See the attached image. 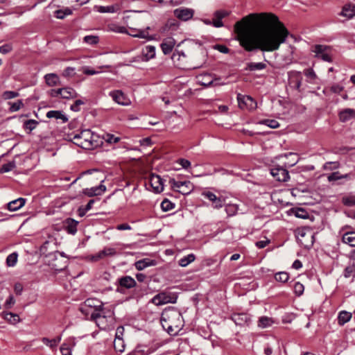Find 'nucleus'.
<instances>
[{
    "label": "nucleus",
    "mask_w": 355,
    "mask_h": 355,
    "mask_svg": "<svg viewBox=\"0 0 355 355\" xmlns=\"http://www.w3.org/2000/svg\"><path fill=\"white\" fill-rule=\"evenodd\" d=\"M240 45L248 52L277 51L289 35L288 29L272 12L251 13L234 24Z\"/></svg>",
    "instance_id": "f257e3e1"
},
{
    "label": "nucleus",
    "mask_w": 355,
    "mask_h": 355,
    "mask_svg": "<svg viewBox=\"0 0 355 355\" xmlns=\"http://www.w3.org/2000/svg\"><path fill=\"white\" fill-rule=\"evenodd\" d=\"M162 327L171 335L176 334L183 326L180 312L175 308H168L163 311L160 319Z\"/></svg>",
    "instance_id": "f03ea898"
},
{
    "label": "nucleus",
    "mask_w": 355,
    "mask_h": 355,
    "mask_svg": "<svg viewBox=\"0 0 355 355\" xmlns=\"http://www.w3.org/2000/svg\"><path fill=\"white\" fill-rule=\"evenodd\" d=\"M97 138V135L87 129L83 130L80 133L74 135L72 141L76 145L82 148L93 149L98 146Z\"/></svg>",
    "instance_id": "7ed1b4c3"
},
{
    "label": "nucleus",
    "mask_w": 355,
    "mask_h": 355,
    "mask_svg": "<svg viewBox=\"0 0 355 355\" xmlns=\"http://www.w3.org/2000/svg\"><path fill=\"white\" fill-rule=\"evenodd\" d=\"M296 237L304 247H309L313 243V232L309 227H300L296 230Z\"/></svg>",
    "instance_id": "20e7f679"
},
{
    "label": "nucleus",
    "mask_w": 355,
    "mask_h": 355,
    "mask_svg": "<svg viewBox=\"0 0 355 355\" xmlns=\"http://www.w3.org/2000/svg\"><path fill=\"white\" fill-rule=\"evenodd\" d=\"M312 51L315 53V57L328 62H332L331 48L329 46L316 44L313 46Z\"/></svg>",
    "instance_id": "39448f33"
},
{
    "label": "nucleus",
    "mask_w": 355,
    "mask_h": 355,
    "mask_svg": "<svg viewBox=\"0 0 355 355\" xmlns=\"http://www.w3.org/2000/svg\"><path fill=\"white\" fill-rule=\"evenodd\" d=\"M169 184L173 190L183 195L189 194L193 189V184L190 181H179L171 179Z\"/></svg>",
    "instance_id": "423d86ee"
},
{
    "label": "nucleus",
    "mask_w": 355,
    "mask_h": 355,
    "mask_svg": "<svg viewBox=\"0 0 355 355\" xmlns=\"http://www.w3.org/2000/svg\"><path fill=\"white\" fill-rule=\"evenodd\" d=\"M178 297L175 293L162 292L155 295L151 302L156 306H159L167 303H175Z\"/></svg>",
    "instance_id": "0eeeda50"
},
{
    "label": "nucleus",
    "mask_w": 355,
    "mask_h": 355,
    "mask_svg": "<svg viewBox=\"0 0 355 355\" xmlns=\"http://www.w3.org/2000/svg\"><path fill=\"white\" fill-rule=\"evenodd\" d=\"M237 101L239 106L241 109L245 108L249 110H253L257 108V102L250 96L239 94L237 95Z\"/></svg>",
    "instance_id": "6e6552de"
},
{
    "label": "nucleus",
    "mask_w": 355,
    "mask_h": 355,
    "mask_svg": "<svg viewBox=\"0 0 355 355\" xmlns=\"http://www.w3.org/2000/svg\"><path fill=\"white\" fill-rule=\"evenodd\" d=\"M270 173L279 182H286L290 178L288 171L282 166L272 168Z\"/></svg>",
    "instance_id": "1a4fd4ad"
},
{
    "label": "nucleus",
    "mask_w": 355,
    "mask_h": 355,
    "mask_svg": "<svg viewBox=\"0 0 355 355\" xmlns=\"http://www.w3.org/2000/svg\"><path fill=\"white\" fill-rule=\"evenodd\" d=\"M119 286L117 287L116 291L123 293V288L130 289L136 286L135 280L130 276H124L119 279Z\"/></svg>",
    "instance_id": "9d476101"
},
{
    "label": "nucleus",
    "mask_w": 355,
    "mask_h": 355,
    "mask_svg": "<svg viewBox=\"0 0 355 355\" xmlns=\"http://www.w3.org/2000/svg\"><path fill=\"white\" fill-rule=\"evenodd\" d=\"M202 196L212 202V207L214 209H220L224 205L225 199L222 196L217 197L211 191H205L202 193Z\"/></svg>",
    "instance_id": "9b49d317"
},
{
    "label": "nucleus",
    "mask_w": 355,
    "mask_h": 355,
    "mask_svg": "<svg viewBox=\"0 0 355 355\" xmlns=\"http://www.w3.org/2000/svg\"><path fill=\"white\" fill-rule=\"evenodd\" d=\"M175 17L182 21H187L193 16L194 11L191 8H180L173 11Z\"/></svg>",
    "instance_id": "f8f14e48"
},
{
    "label": "nucleus",
    "mask_w": 355,
    "mask_h": 355,
    "mask_svg": "<svg viewBox=\"0 0 355 355\" xmlns=\"http://www.w3.org/2000/svg\"><path fill=\"white\" fill-rule=\"evenodd\" d=\"M171 59L175 66L179 68H184L187 61V55L182 51L175 49Z\"/></svg>",
    "instance_id": "ddd939ff"
},
{
    "label": "nucleus",
    "mask_w": 355,
    "mask_h": 355,
    "mask_svg": "<svg viewBox=\"0 0 355 355\" xmlns=\"http://www.w3.org/2000/svg\"><path fill=\"white\" fill-rule=\"evenodd\" d=\"M110 96L119 105H128L130 103V99L121 90L110 92Z\"/></svg>",
    "instance_id": "4468645a"
},
{
    "label": "nucleus",
    "mask_w": 355,
    "mask_h": 355,
    "mask_svg": "<svg viewBox=\"0 0 355 355\" xmlns=\"http://www.w3.org/2000/svg\"><path fill=\"white\" fill-rule=\"evenodd\" d=\"M289 84L295 89L300 91L302 85V77L300 71H291L288 73Z\"/></svg>",
    "instance_id": "2eb2a0df"
},
{
    "label": "nucleus",
    "mask_w": 355,
    "mask_h": 355,
    "mask_svg": "<svg viewBox=\"0 0 355 355\" xmlns=\"http://www.w3.org/2000/svg\"><path fill=\"white\" fill-rule=\"evenodd\" d=\"M103 182L104 180H102L101 184L98 186L83 189V193L89 197H93L103 194L106 191V187L103 184Z\"/></svg>",
    "instance_id": "dca6fc26"
},
{
    "label": "nucleus",
    "mask_w": 355,
    "mask_h": 355,
    "mask_svg": "<svg viewBox=\"0 0 355 355\" xmlns=\"http://www.w3.org/2000/svg\"><path fill=\"white\" fill-rule=\"evenodd\" d=\"M116 254V250L113 248H104L103 250L99 251L98 253L92 255L91 259L94 261H97L106 257H112Z\"/></svg>",
    "instance_id": "f3484780"
},
{
    "label": "nucleus",
    "mask_w": 355,
    "mask_h": 355,
    "mask_svg": "<svg viewBox=\"0 0 355 355\" xmlns=\"http://www.w3.org/2000/svg\"><path fill=\"white\" fill-rule=\"evenodd\" d=\"M149 182L156 193H160L164 189L162 179L158 175L152 174L150 177Z\"/></svg>",
    "instance_id": "a211bd4d"
},
{
    "label": "nucleus",
    "mask_w": 355,
    "mask_h": 355,
    "mask_svg": "<svg viewBox=\"0 0 355 355\" xmlns=\"http://www.w3.org/2000/svg\"><path fill=\"white\" fill-rule=\"evenodd\" d=\"M176 44V41L171 37L164 38L160 45L164 54L167 55L172 52L174 46Z\"/></svg>",
    "instance_id": "6ab92c4d"
},
{
    "label": "nucleus",
    "mask_w": 355,
    "mask_h": 355,
    "mask_svg": "<svg viewBox=\"0 0 355 355\" xmlns=\"http://www.w3.org/2000/svg\"><path fill=\"white\" fill-rule=\"evenodd\" d=\"M105 313L102 307H98L96 309V312H94L91 314V320L96 322V324L101 328H105V327H101V324H103V320L106 318Z\"/></svg>",
    "instance_id": "aec40b11"
},
{
    "label": "nucleus",
    "mask_w": 355,
    "mask_h": 355,
    "mask_svg": "<svg viewBox=\"0 0 355 355\" xmlns=\"http://www.w3.org/2000/svg\"><path fill=\"white\" fill-rule=\"evenodd\" d=\"M150 29V26H147L145 29H137L130 28V31L128 33V34L135 37L149 40L151 39V37H150L148 34V30Z\"/></svg>",
    "instance_id": "412c9836"
},
{
    "label": "nucleus",
    "mask_w": 355,
    "mask_h": 355,
    "mask_svg": "<svg viewBox=\"0 0 355 355\" xmlns=\"http://www.w3.org/2000/svg\"><path fill=\"white\" fill-rule=\"evenodd\" d=\"M228 15L229 12L225 10L216 11L214 14L213 25L216 28L222 27L223 26L222 19Z\"/></svg>",
    "instance_id": "4be33fe9"
},
{
    "label": "nucleus",
    "mask_w": 355,
    "mask_h": 355,
    "mask_svg": "<svg viewBox=\"0 0 355 355\" xmlns=\"http://www.w3.org/2000/svg\"><path fill=\"white\" fill-rule=\"evenodd\" d=\"M26 202V198H19L8 202L7 204V208L10 211H17L25 205Z\"/></svg>",
    "instance_id": "5701e85b"
},
{
    "label": "nucleus",
    "mask_w": 355,
    "mask_h": 355,
    "mask_svg": "<svg viewBox=\"0 0 355 355\" xmlns=\"http://www.w3.org/2000/svg\"><path fill=\"white\" fill-rule=\"evenodd\" d=\"M60 96L64 99H71L78 97V94L72 87L60 88Z\"/></svg>",
    "instance_id": "b1692460"
},
{
    "label": "nucleus",
    "mask_w": 355,
    "mask_h": 355,
    "mask_svg": "<svg viewBox=\"0 0 355 355\" xmlns=\"http://www.w3.org/2000/svg\"><path fill=\"white\" fill-rule=\"evenodd\" d=\"M46 117L49 119L54 118L57 120H61L62 123H66L68 121L67 116L60 110H51L46 113Z\"/></svg>",
    "instance_id": "393cba45"
},
{
    "label": "nucleus",
    "mask_w": 355,
    "mask_h": 355,
    "mask_svg": "<svg viewBox=\"0 0 355 355\" xmlns=\"http://www.w3.org/2000/svg\"><path fill=\"white\" fill-rule=\"evenodd\" d=\"M78 222L72 218H67L64 222L65 230L69 234H75L77 232Z\"/></svg>",
    "instance_id": "a878e982"
},
{
    "label": "nucleus",
    "mask_w": 355,
    "mask_h": 355,
    "mask_svg": "<svg viewBox=\"0 0 355 355\" xmlns=\"http://www.w3.org/2000/svg\"><path fill=\"white\" fill-rule=\"evenodd\" d=\"M340 15L351 19L355 16V6L352 4L345 5L340 12Z\"/></svg>",
    "instance_id": "bb28decb"
},
{
    "label": "nucleus",
    "mask_w": 355,
    "mask_h": 355,
    "mask_svg": "<svg viewBox=\"0 0 355 355\" xmlns=\"http://www.w3.org/2000/svg\"><path fill=\"white\" fill-rule=\"evenodd\" d=\"M44 79L46 83L50 87L60 85V78L55 73H48L45 75Z\"/></svg>",
    "instance_id": "cd10ccee"
},
{
    "label": "nucleus",
    "mask_w": 355,
    "mask_h": 355,
    "mask_svg": "<svg viewBox=\"0 0 355 355\" xmlns=\"http://www.w3.org/2000/svg\"><path fill=\"white\" fill-rule=\"evenodd\" d=\"M155 263H156V261L154 260H150L148 259H144L137 261L135 263V267L138 270H142L148 266H155Z\"/></svg>",
    "instance_id": "c85d7f7f"
},
{
    "label": "nucleus",
    "mask_w": 355,
    "mask_h": 355,
    "mask_svg": "<svg viewBox=\"0 0 355 355\" xmlns=\"http://www.w3.org/2000/svg\"><path fill=\"white\" fill-rule=\"evenodd\" d=\"M351 173H346L345 175H342L339 171H336L329 174L327 176V180H329V182L336 181L341 179L349 180L351 179Z\"/></svg>",
    "instance_id": "c756f323"
},
{
    "label": "nucleus",
    "mask_w": 355,
    "mask_h": 355,
    "mask_svg": "<svg viewBox=\"0 0 355 355\" xmlns=\"http://www.w3.org/2000/svg\"><path fill=\"white\" fill-rule=\"evenodd\" d=\"M342 241L343 243L352 247L355 246V232H347L345 233L343 235Z\"/></svg>",
    "instance_id": "7c9ffc66"
},
{
    "label": "nucleus",
    "mask_w": 355,
    "mask_h": 355,
    "mask_svg": "<svg viewBox=\"0 0 355 355\" xmlns=\"http://www.w3.org/2000/svg\"><path fill=\"white\" fill-rule=\"evenodd\" d=\"M339 117L341 121L345 122L355 117V110L352 109H345L340 112Z\"/></svg>",
    "instance_id": "2f4dec72"
},
{
    "label": "nucleus",
    "mask_w": 355,
    "mask_h": 355,
    "mask_svg": "<svg viewBox=\"0 0 355 355\" xmlns=\"http://www.w3.org/2000/svg\"><path fill=\"white\" fill-rule=\"evenodd\" d=\"M143 55L145 58L144 60L147 61L151 58H153L155 55V48L153 46H146L142 51Z\"/></svg>",
    "instance_id": "473e14b6"
},
{
    "label": "nucleus",
    "mask_w": 355,
    "mask_h": 355,
    "mask_svg": "<svg viewBox=\"0 0 355 355\" xmlns=\"http://www.w3.org/2000/svg\"><path fill=\"white\" fill-rule=\"evenodd\" d=\"M120 10V7L119 5H111V6H98L97 7V11L101 13H105V12H110V13H114Z\"/></svg>",
    "instance_id": "72a5a7b5"
},
{
    "label": "nucleus",
    "mask_w": 355,
    "mask_h": 355,
    "mask_svg": "<svg viewBox=\"0 0 355 355\" xmlns=\"http://www.w3.org/2000/svg\"><path fill=\"white\" fill-rule=\"evenodd\" d=\"M3 317L6 320L12 324H15L20 321L19 316L11 312L3 313Z\"/></svg>",
    "instance_id": "f704fd0d"
},
{
    "label": "nucleus",
    "mask_w": 355,
    "mask_h": 355,
    "mask_svg": "<svg viewBox=\"0 0 355 355\" xmlns=\"http://www.w3.org/2000/svg\"><path fill=\"white\" fill-rule=\"evenodd\" d=\"M352 318V313L345 311H342L339 313L338 320L340 325H343L346 322L350 320Z\"/></svg>",
    "instance_id": "c9c22d12"
},
{
    "label": "nucleus",
    "mask_w": 355,
    "mask_h": 355,
    "mask_svg": "<svg viewBox=\"0 0 355 355\" xmlns=\"http://www.w3.org/2000/svg\"><path fill=\"white\" fill-rule=\"evenodd\" d=\"M266 68V64L263 62H249L247 64L246 69L254 71L262 70Z\"/></svg>",
    "instance_id": "e433bc0d"
},
{
    "label": "nucleus",
    "mask_w": 355,
    "mask_h": 355,
    "mask_svg": "<svg viewBox=\"0 0 355 355\" xmlns=\"http://www.w3.org/2000/svg\"><path fill=\"white\" fill-rule=\"evenodd\" d=\"M196 259V257L193 254H189L179 260V265L182 267H186L189 263L193 262Z\"/></svg>",
    "instance_id": "4c0bfd02"
},
{
    "label": "nucleus",
    "mask_w": 355,
    "mask_h": 355,
    "mask_svg": "<svg viewBox=\"0 0 355 355\" xmlns=\"http://www.w3.org/2000/svg\"><path fill=\"white\" fill-rule=\"evenodd\" d=\"M215 80H214L210 74H205L201 76V80H200L199 82L202 85L208 87L212 85H215Z\"/></svg>",
    "instance_id": "58836bf2"
},
{
    "label": "nucleus",
    "mask_w": 355,
    "mask_h": 355,
    "mask_svg": "<svg viewBox=\"0 0 355 355\" xmlns=\"http://www.w3.org/2000/svg\"><path fill=\"white\" fill-rule=\"evenodd\" d=\"M109 67H110L109 66H101V67H98V69H99L100 70H94V69H92L89 68L88 67H84L83 68V73H85L86 75L92 76V75H96V74L101 73V69L103 68H109Z\"/></svg>",
    "instance_id": "ea45409f"
},
{
    "label": "nucleus",
    "mask_w": 355,
    "mask_h": 355,
    "mask_svg": "<svg viewBox=\"0 0 355 355\" xmlns=\"http://www.w3.org/2000/svg\"><path fill=\"white\" fill-rule=\"evenodd\" d=\"M275 279L277 282L286 283L289 279V275L286 272H279L275 275Z\"/></svg>",
    "instance_id": "a19ab883"
},
{
    "label": "nucleus",
    "mask_w": 355,
    "mask_h": 355,
    "mask_svg": "<svg viewBox=\"0 0 355 355\" xmlns=\"http://www.w3.org/2000/svg\"><path fill=\"white\" fill-rule=\"evenodd\" d=\"M239 210L237 205L229 204L225 206V211L228 216H233L236 214Z\"/></svg>",
    "instance_id": "79ce46f5"
},
{
    "label": "nucleus",
    "mask_w": 355,
    "mask_h": 355,
    "mask_svg": "<svg viewBox=\"0 0 355 355\" xmlns=\"http://www.w3.org/2000/svg\"><path fill=\"white\" fill-rule=\"evenodd\" d=\"M304 74L308 78V81L311 83H315L317 76L313 69H307L304 71Z\"/></svg>",
    "instance_id": "37998d69"
},
{
    "label": "nucleus",
    "mask_w": 355,
    "mask_h": 355,
    "mask_svg": "<svg viewBox=\"0 0 355 355\" xmlns=\"http://www.w3.org/2000/svg\"><path fill=\"white\" fill-rule=\"evenodd\" d=\"M38 123H39V122L34 119L26 120L24 123V128L25 130H28L30 131H32L34 129H35V128L37 127Z\"/></svg>",
    "instance_id": "c03bdc74"
},
{
    "label": "nucleus",
    "mask_w": 355,
    "mask_h": 355,
    "mask_svg": "<svg viewBox=\"0 0 355 355\" xmlns=\"http://www.w3.org/2000/svg\"><path fill=\"white\" fill-rule=\"evenodd\" d=\"M272 322V318L263 316L259 318L258 325L260 327L266 328L270 326Z\"/></svg>",
    "instance_id": "a18cd8bd"
},
{
    "label": "nucleus",
    "mask_w": 355,
    "mask_h": 355,
    "mask_svg": "<svg viewBox=\"0 0 355 355\" xmlns=\"http://www.w3.org/2000/svg\"><path fill=\"white\" fill-rule=\"evenodd\" d=\"M18 254L17 252H12L6 258V263L8 266H14L17 263Z\"/></svg>",
    "instance_id": "49530a36"
},
{
    "label": "nucleus",
    "mask_w": 355,
    "mask_h": 355,
    "mask_svg": "<svg viewBox=\"0 0 355 355\" xmlns=\"http://www.w3.org/2000/svg\"><path fill=\"white\" fill-rule=\"evenodd\" d=\"M174 204L168 199H164L161 203V208L164 211H168L174 208Z\"/></svg>",
    "instance_id": "de8ad7c7"
},
{
    "label": "nucleus",
    "mask_w": 355,
    "mask_h": 355,
    "mask_svg": "<svg viewBox=\"0 0 355 355\" xmlns=\"http://www.w3.org/2000/svg\"><path fill=\"white\" fill-rule=\"evenodd\" d=\"M343 203L349 207L355 205V196H347L343 198L342 199Z\"/></svg>",
    "instance_id": "09e8293b"
},
{
    "label": "nucleus",
    "mask_w": 355,
    "mask_h": 355,
    "mask_svg": "<svg viewBox=\"0 0 355 355\" xmlns=\"http://www.w3.org/2000/svg\"><path fill=\"white\" fill-rule=\"evenodd\" d=\"M103 138L105 140V141L109 144H116L121 139L120 137H116L112 134H106Z\"/></svg>",
    "instance_id": "8fccbe9b"
},
{
    "label": "nucleus",
    "mask_w": 355,
    "mask_h": 355,
    "mask_svg": "<svg viewBox=\"0 0 355 355\" xmlns=\"http://www.w3.org/2000/svg\"><path fill=\"white\" fill-rule=\"evenodd\" d=\"M71 10L70 8H65L64 10H58L55 12V16L58 19H63L65 16L69 15L71 14Z\"/></svg>",
    "instance_id": "3c124183"
},
{
    "label": "nucleus",
    "mask_w": 355,
    "mask_h": 355,
    "mask_svg": "<svg viewBox=\"0 0 355 355\" xmlns=\"http://www.w3.org/2000/svg\"><path fill=\"white\" fill-rule=\"evenodd\" d=\"M261 123L266 125L271 128H277L279 126V123L274 119H264L261 122Z\"/></svg>",
    "instance_id": "603ef678"
},
{
    "label": "nucleus",
    "mask_w": 355,
    "mask_h": 355,
    "mask_svg": "<svg viewBox=\"0 0 355 355\" xmlns=\"http://www.w3.org/2000/svg\"><path fill=\"white\" fill-rule=\"evenodd\" d=\"M9 104L10 105L9 109L10 112H17L24 105L21 100H18L14 103H9Z\"/></svg>",
    "instance_id": "864d4df0"
},
{
    "label": "nucleus",
    "mask_w": 355,
    "mask_h": 355,
    "mask_svg": "<svg viewBox=\"0 0 355 355\" xmlns=\"http://www.w3.org/2000/svg\"><path fill=\"white\" fill-rule=\"evenodd\" d=\"M340 164L337 162H329L324 164L323 168L324 170H334L338 168Z\"/></svg>",
    "instance_id": "5fc2aeb1"
},
{
    "label": "nucleus",
    "mask_w": 355,
    "mask_h": 355,
    "mask_svg": "<svg viewBox=\"0 0 355 355\" xmlns=\"http://www.w3.org/2000/svg\"><path fill=\"white\" fill-rule=\"evenodd\" d=\"M354 273H355V266L353 264V265L348 266L345 268L343 275L345 277L348 278V277H351L352 275H354Z\"/></svg>",
    "instance_id": "6e6d98bb"
},
{
    "label": "nucleus",
    "mask_w": 355,
    "mask_h": 355,
    "mask_svg": "<svg viewBox=\"0 0 355 355\" xmlns=\"http://www.w3.org/2000/svg\"><path fill=\"white\" fill-rule=\"evenodd\" d=\"M304 286L300 282H296L294 284V292L297 296H300L303 294Z\"/></svg>",
    "instance_id": "4d7b16f0"
},
{
    "label": "nucleus",
    "mask_w": 355,
    "mask_h": 355,
    "mask_svg": "<svg viewBox=\"0 0 355 355\" xmlns=\"http://www.w3.org/2000/svg\"><path fill=\"white\" fill-rule=\"evenodd\" d=\"M293 212L295 216L297 218H306L308 217V213L304 209L298 208L294 210Z\"/></svg>",
    "instance_id": "13d9d810"
},
{
    "label": "nucleus",
    "mask_w": 355,
    "mask_h": 355,
    "mask_svg": "<svg viewBox=\"0 0 355 355\" xmlns=\"http://www.w3.org/2000/svg\"><path fill=\"white\" fill-rule=\"evenodd\" d=\"M19 96V93L14 91H6L3 93L2 96L5 100L16 98Z\"/></svg>",
    "instance_id": "bf43d9fd"
},
{
    "label": "nucleus",
    "mask_w": 355,
    "mask_h": 355,
    "mask_svg": "<svg viewBox=\"0 0 355 355\" xmlns=\"http://www.w3.org/2000/svg\"><path fill=\"white\" fill-rule=\"evenodd\" d=\"M83 40L85 42L89 44H96L98 42V37L93 35H87Z\"/></svg>",
    "instance_id": "052dcab7"
},
{
    "label": "nucleus",
    "mask_w": 355,
    "mask_h": 355,
    "mask_svg": "<svg viewBox=\"0 0 355 355\" xmlns=\"http://www.w3.org/2000/svg\"><path fill=\"white\" fill-rule=\"evenodd\" d=\"M42 342L51 349H55L57 347L53 339H49L48 338L44 337L42 338Z\"/></svg>",
    "instance_id": "680f3d73"
},
{
    "label": "nucleus",
    "mask_w": 355,
    "mask_h": 355,
    "mask_svg": "<svg viewBox=\"0 0 355 355\" xmlns=\"http://www.w3.org/2000/svg\"><path fill=\"white\" fill-rule=\"evenodd\" d=\"M123 331H124V329L123 327H118L117 329H116V338H115V340H114V347H116V340H118L119 341H121L122 340V336H123Z\"/></svg>",
    "instance_id": "e2e57ef3"
},
{
    "label": "nucleus",
    "mask_w": 355,
    "mask_h": 355,
    "mask_svg": "<svg viewBox=\"0 0 355 355\" xmlns=\"http://www.w3.org/2000/svg\"><path fill=\"white\" fill-rule=\"evenodd\" d=\"M15 167L14 162H8L3 164L1 167V171L2 173H6L12 171Z\"/></svg>",
    "instance_id": "0e129e2a"
},
{
    "label": "nucleus",
    "mask_w": 355,
    "mask_h": 355,
    "mask_svg": "<svg viewBox=\"0 0 355 355\" xmlns=\"http://www.w3.org/2000/svg\"><path fill=\"white\" fill-rule=\"evenodd\" d=\"M75 75V69L73 67H67L63 73L62 76L67 78L72 77Z\"/></svg>",
    "instance_id": "69168bd1"
},
{
    "label": "nucleus",
    "mask_w": 355,
    "mask_h": 355,
    "mask_svg": "<svg viewBox=\"0 0 355 355\" xmlns=\"http://www.w3.org/2000/svg\"><path fill=\"white\" fill-rule=\"evenodd\" d=\"M12 49V46L10 44H6L0 46V53L6 54L10 52Z\"/></svg>",
    "instance_id": "338daca9"
},
{
    "label": "nucleus",
    "mask_w": 355,
    "mask_h": 355,
    "mask_svg": "<svg viewBox=\"0 0 355 355\" xmlns=\"http://www.w3.org/2000/svg\"><path fill=\"white\" fill-rule=\"evenodd\" d=\"M83 104L84 102L82 100H76L74 103L71 105V110L74 112H78L80 110V105Z\"/></svg>",
    "instance_id": "774afa93"
}]
</instances>
